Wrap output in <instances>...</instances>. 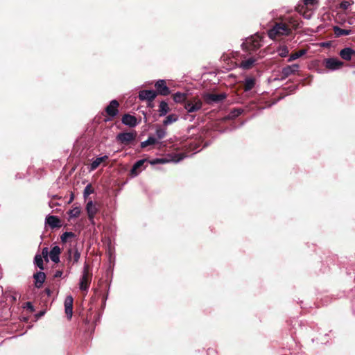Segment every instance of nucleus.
<instances>
[{
  "mask_svg": "<svg viewBox=\"0 0 355 355\" xmlns=\"http://www.w3.org/2000/svg\"><path fill=\"white\" fill-rule=\"evenodd\" d=\"M291 28L284 23H276L273 27L268 31V37L275 40L278 36L288 35L291 33Z\"/></svg>",
  "mask_w": 355,
  "mask_h": 355,
  "instance_id": "nucleus-1",
  "label": "nucleus"
},
{
  "mask_svg": "<svg viewBox=\"0 0 355 355\" xmlns=\"http://www.w3.org/2000/svg\"><path fill=\"white\" fill-rule=\"evenodd\" d=\"M261 46V37L258 35H254L245 39L243 42L242 46L243 50L248 51H254Z\"/></svg>",
  "mask_w": 355,
  "mask_h": 355,
  "instance_id": "nucleus-2",
  "label": "nucleus"
},
{
  "mask_svg": "<svg viewBox=\"0 0 355 355\" xmlns=\"http://www.w3.org/2000/svg\"><path fill=\"white\" fill-rule=\"evenodd\" d=\"M91 283V277L88 272L87 266H84L82 277L80 279L79 288L82 291L87 292Z\"/></svg>",
  "mask_w": 355,
  "mask_h": 355,
  "instance_id": "nucleus-3",
  "label": "nucleus"
},
{
  "mask_svg": "<svg viewBox=\"0 0 355 355\" xmlns=\"http://www.w3.org/2000/svg\"><path fill=\"white\" fill-rule=\"evenodd\" d=\"M326 68L331 71H335L340 69L343 65V62L337 58H327L324 60Z\"/></svg>",
  "mask_w": 355,
  "mask_h": 355,
  "instance_id": "nucleus-4",
  "label": "nucleus"
},
{
  "mask_svg": "<svg viewBox=\"0 0 355 355\" xmlns=\"http://www.w3.org/2000/svg\"><path fill=\"white\" fill-rule=\"evenodd\" d=\"M205 100L207 103H219L226 98V94H206L204 96Z\"/></svg>",
  "mask_w": 355,
  "mask_h": 355,
  "instance_id": "nucleus-5",
  "label": "nucleus"
},
{
  "mask_svg": "<svg viewBox=\"0 0 355 355\" xmlns=\"http://www.w3.org/2000/svg\"><path fill=\"white\" fill-rule=\"evenodd\" d=\"M136 134L133 132H121L116 136V139L121 144H127L135 139Z\"/></svg>",
  "mask_w": 355,
  "mask_h": 355,
  "instance_id": "nucleus-6",
  "label": "nucleus"
},
{
  "mask_svg": "<svg viewBox=\"0 0 355 355\" xmlns=\"http://www.w3.org/2000/svg\"><path fill=\"white\" fill-rule=\"evenodd\" d=\"M157 96V92L153 90H141L139 93V98L141 101H153Z\"/></svg>",
  "mask_w": 355,
  "mask_h": 355,
  "instance_id": "nucleus-7",
  "label": "nucleus"
},
{
  "mask_svg": "<svg viewBox=\"0 0 355 355\" xmlns=\"http://www.w3.org/2000/svg\"><path fill=\"white\" fill-rule=\"evenodd\" d=\"M300 66L297 64L288 65L282 68V76L283 78H286L292 74H295L298 71Z\"/></svg>",
  "mask_w": 355,
  "mask_h": 355,
  "instance_id": "nucleus-8",
  "label": "nucleus"
},
{
  "mask_svg": "<svg viewBox=\"0 0 355 355\" xmlns=\"http://www.w3.org/2000/svg\"><path fill=\"white\" fill-rule=\"evenodd\" d=\"M157 93L162 96H167L170 94V89L167 87L164 80H159L155 85Z\"/></svg>",
  "mask_w": 355,
  "mask_h": 355,
  "instance_id": "nucleus-9",
  "label": "nucleus"
},
{
  "mask_svg": "<svg viewBox=\"0 0 355 355\" xmlns=\"http://www.w3.org/2000/svg\"><path fill=\"white\" fill-rule=\"evenodd\" d=\"M119 104L116 100H112L110 105L107 106L105 111L107 114L111 116L114 117L116 115H117L119 111H118V107Z\"/></svg>",
  "mask_w": 355,
  "mask_h": 355,
  "instance_id": "nucleus-10",
  "label": "nucleus"
},
{
  "mask_svg": "<svg viewBox=\"0 0 355 355\" xmlns=\"http://www.w3.org/2000/svg\"><path fill=\"white\" fill-rule=\"evenodd\" d=\"M202 103L200 100H195L194 102H188L185 105V109L189 112H194L202 108Z\"/></svg>",
  "mask_w": 355,
  "mask_h": 355,
  "instance_id": "nucleus-11",
  "label": "nucleus"
},
{
  "mask_svg": "<svg viewBox=\"0 0 355 355\" xmlns=\"http://www.w3.org/2000/svg\"><path fill=\"white\" fill-rule=\"evenodd\" d=\"M73 299L71 295L67 296L64 300L65 313L69 318L72 317L73 314Z\"/></svg>",
  "mask_w": 355,
  "mask_h": 355,
  "instance_id": "nucleus-12",
  "label": "nucleus"
},
{
  "mask_svg": "<svg viewBox=\"0 0 355 355\" xmlns=\"http://www.w3.org/2000/svg\"><path fill=\"white\" fill-rule=\"evenodd\" d=\"M122 123L130 127H135L137 124V120L135 116L126 114L122 117Z\"/></svg>",
  "mask_w": 355,
  "mask_h": 355,
  "instance_id": "nucleus-13",
  "label": "nucleus"
},
{
  "mask_svg": "<svg viewBox=\"0 0 355 355\" xmlns=\"http://www.w3.org/2000/svg\"><path fill=\"white\" fill-rule=\"evenodd\" d=\"M61 252L59 246H53L49 252V257L54 263H58L60 261V254Z\"/></svg>",
  "mask_w": 355,
  "mask_h": 355,
  "instance_id": "nucleus-14",
  "label": "nucleus"
},
{
  "mask_svg": "<svg viewBox=\"0 0 355 355\" xmlns=\"http://www.w3.org/2000/svg\"><path fill=\"white\" fill-rule=\"evenodd\" d=\"M46 223L51 228L60 227L61 226L60 220L55 216H46Z\"/></svg>",
  "mask_w": 355,
  "mask_h": 355,
  "instance_id": "nucleus-15",
  "label": "nucleus"
},
{
  "mask_svg": "<svg viewBox=\"0 0 355 355\" xmlns=\"http://www.w3.org/2000/svg\"><path fill=\"white\" fill-rule=\"evenodd\" d=\"M33 277L35 279V287L38 288H41L46 279L45 273L43 272H37L34 274Z\"/></svg>",
  "mask_w": 355,
  "mask_h": 355,
  "instance_id": "nucleus-16",
  "label": "nucleus"
},
{
  "mask_svg": "<svg viewBox=\"0 0 355 355\" xmlns=\"http://www.w3.org/2000/svg\"><path fill=\"white\" fill-rule=\"evenodd\" d=\"M86 210L87 212L88 218H92V216H95V215L98 213V208L96 205L93 203L92 201H89L86 205Z\"/></svg>",
  "mask_w": 355,
  "mask_h": 355,
  "instance_id": "nucleus-17",
  "label": "nucleus"
},
{
  "mask_svg": "<svg viewBox=\"0 0 355 355\" xmlns=\"http://www.w3.org/2000/svg\"><path fill=\"white\" fill-rule=\"evenodd\" d=\"M160 164H166L168 162L178 163L184 159V156L179 154L173 156H169V158H159Z\"/></svg>",
  "mask_w": 355,
  "mask_h": 355,
  "instance_id": "nucleus-18",
  "label": "nucleus"
},
{
  "mask_svg": "<svg viewBox=\"0 0 355 355\" xmlns=\"http://www.w3.org/2000/svg\"><path fill=\"white\" fill-rule=\"evenodd\" d=\"M256 61H257V60L254 58H253V57L249 58L247 60H243L240 63L239 67H241L245 70L250 69L253 67V65Z\"/></svg>",
  "mask_w": 355,
  "mask_h": 355,
  "instance_id": "nucleus-19",
  "label": "nucleus"
},
{
  "mask_svg": "<svg viewBox=\"0 0 355 355\" xmlns=\"http://www.w3.org/2000/svg\"><path fill=\"white\" fill-rule=\"evenodd\" d=\"M145 162H146V159H143L138 160L137 162H136L134 164V165L130 171V173L133 177L137 176L139 175L140 171H138V170L144 165Z\"/></svg>",
  "mask_w": 355,
  "mask_h": 355,
  "instance_id": "nucleus-20",
  "label": "nucleus"
},
{
  "mask_svg": "<svg viewBox=\"0 0 355 355\" xmlns=\"http://www.w3.org/2000/svg\"><path fill=\"white\" fill-rule=\"evenodd\" d=\"M69 257L73 263H77L80 257V253L78 252L76 247L71 248L68 250Z\"/></svg>",
  "mask_w": 355,
  "mask_h": 355,
  "instance_id": "nucleus-21",
  "label": "nucleus"
},
{
  "mask_svg": "<svg viewBox=\"0 0 355 355\" xmlns=\"http://www.w3.org/2000/svg\"><path fill=\"white\" fill-rule=\"evenodd\" d=\"M355 53L351 48H345L340 52V55L345 60H349L352 58V55Z\"/></svg>",
  "mask_w": 355,
  "mask_h": 355,
  "instance_id": "nucleus-22",
  "label": "nucleus"
},
{
  "mask_svg": "<svg viewBox=\"0 0 355 355\" xmlns=\"http://www.w3.org/2000/svg\"><path fill=\"white\" fill-rule=\"evenodd\" d=\"M108 157L107 155L97 157L96 159H94L91 165H90V171H94L96 168H98V166L105 160L107 159Z\"/></svg>",
  "mask_w": 355,
  "mask_h": 355,
  "instance_id": "nucleus-23",
  "label": "nucleus"
},
{
  "mask_svg": "<svg viewBox=\"0 0 355 355\" xmlns=\"http://www.w3.org/2000/svg\"><path fill=\"white\" fill-rule=\"evenodd\" d=\"M158 112L160 116H165L169 112L168 103L164 101H161Z\"/></svg>",
  "mask_w": 355,
  "mask_h": 355,
  "instance_id": "nucleus-24",
  "label": "nucleus"
},
{
  "mask_svg": "<svg viewBox=\"0 0 355 355\" xmlns=\"http://www.w3.org/2000/svg\"><path fill=\"white\" fill-rule=\"evenodd\" d=\"M178 120V116L175 114H171L168 115L163 121L164 125H168Z\"/></svg>",
  "mask_w": 355,
  "mask_h": 355,
  "instance_id": "nucleus-25",
  "label": "nucleus"
},
{
  "mask_svg": "<svg viewBox=\"0 0 355 355\" xmlns=\"http://www.w3.org/2000/svg\"><path fill=\"white\" fill-rule=\"evenodd\" d=\"M333 30L337 37L348 35L351 33V30L342 29L338 26H334Z\"/></svg>",
  "mask_w": 355,
  "mask_h": 355,
  "instance_id": "nucleus-26",
  "label": "nucleus"
},
{
  "mask_svg": "<svg viewBox=\"0 0 355 355\" xmlns=\"http://www.w3.org/2000/svg\"><path fill=\"white\" fill-rule=\"evenodd\" d=\"M255 84V80L253 78H247L245 80L244 87L245 91L251 90Z\"/></svg>",
  "mask_w": 355,
  "mask_h": 355,
  "instance_id": "nucleus-27",
  "label": "nucleus"
},
{
  "mask_svg": "<svg viewBox=\"0 0 355 355\" xmlns=\"http://www.w3.org/2000/svg\"><path fill=\"white\" fill-rule=\"evenodd\" d=\"M306 53V50L305 49H301L300 51L295 53H292L288 61V62H292L293 60H295L300 57H302V55H305Z\"/></svg>",
  "mask_w": 355,
  "mask_h": 355,
  "instance_id": "nucleus-28",
  "label": "nucleus"
},
{
  "mask_svg": "<svg viewBox=\"0 0 355 355\" xmlns=\"http://www.w3.org/2000/svg\"><path fill=\"white\" fill-rule=\"evenodd\" d=\"M157 143V139L153 137H149L146 141L141 143V147L144 148L149 145H153Z\"/></svg>",
  "mask_w": 355,
  "mask_h": 355,
  "instance_id": "nucleus-29",
  "label": "nucleus"
},
{
  "mask_svg": "<svg viewBox=\"0 0 355 355\" xmlns=\"http://www.w3.org/2000/svg\"><path fill=\"white\" fill-rule=\"evenodd\" d=\"M187 98V94L181 92H176L173 94V100L176 103H182Z\"/></svg>",
  "mask_w": 355,
  "mask_h": 355,
  "instance_id": "nucleus-30",
  "label": "nucleus"
},
{
  "mask_svg": "<svg viewBox=\"0 0 355 355\" xmlns=\"http://www.w3.org/2000/svg\"><path fill=\"white\" fill-rule=\"evenodd\" d=\"M243 112V110L241 109V108H236V109H234L232 110L230 114H228V119H234L237 116H239V115H241Z\"/></svg>",
  "mask_w": 355,
  "mask_h": 355,
  "instance_id": "nucleus-31",
  "label": "nucleus"
},
{
  "mask_svg": "<svg viewBox=\"0 0 355 355\" xmlns=\"http://www.w3.org/2000/svg\"><path fill=\"white\" fill-rule=\"evenodd\" d=\"M68 214L71 218L78 217L80 214V208L75 207L69 211Z\"/></svg>",
  "mask_w": 355,
  "mask_h": 355,
  "instance_id": "nucleus-32",
  "label": "nucleus"
},
{
  "mask_svg": "<svg viewBox=\"0 0 355 355\" xmlns=\"http://www.w3.org/2000/svg\"><path fill=\"white\" fill-rule=\"evenodd\" d=\"M34 263L40 270L44 269L43 259L41 255H35L34 258Z\"/></svg>",
  "mask_w": 355,
  "mask_h": 355,
  "instance_id": "nucleus-33",
  "label": "nucleus"
},
{
  "mask_svg": "<svg viewBox=\"0 0 355 355\" xmlns=\"http://www.w3.org/2000/svg\"><path fill=\"white\" fill-rule=\"evenodd\" d=\"M277 52L281 57L284 58L287 56L289 51L286 46H281L278 48Z\"/></svg>",
  "mask_w": 355,
  "mask_h": 355,
  "instance_id": "nucleus-34",
  "label": "nucleus"
},
{
  "mask_svg": "<svg viewBox=\"0 0 355 355\" xmlns=\"http://www.w3.org/2000/svg\"><path fill=\"white\" fill-rule=\"evenodd\" d=\"M73 236H74V234L73 232H66L61 235L60 239L62 242H66L69 238L73 237Z\"/></svg>",
  "mask_w": 355,
  "mask_h": 355,
  "instance_id": "nucleus-35",
  "label": "nucleus"
},
{
  "mask_svg": "<svg viewBox=\"0 0 355 355\" xmlns=\"http://www.w3.org/2000/svg\"><path fill=\"white\" fill-rule=\"evenodd\" d=\"M166 135V132L163 128H157L156 130V135L159 139L164 138Z\"/></svg>",
  "mask_w": 355,
  "mask_h": 355,
  "instance_id": "nucleus-36",
  "label": "nucleus"
},
{
  "mask_svg": "<svg viewBox=\"0 0 355 355\" xmlns=\"http://www.w3.org/2000/svg\"><path fill=\"white\" fill-rule=\"evenodd\" d=\"M93 192V190L92 189V187L90 184H88L85 187L84 189V196L86 197L91 194Z\"/></svg>",
  "mask_w": 355,
  "mask_h": 355,
  "instance_id": "nucleus-37",
  "label": "nucleus"
},
{
  "mask_svg": "<svg viewBox=\"0 0 355 355\" xmlns=\"http://www.w3.org/2000/svg\"><path fill=\"white\" fill-rule=\"evenodd\" d=\"M350 3L347 1H345L342 2L340 5V7L343 10H347L350 6Z\"/></svg>",
  "mask_w": 355,
  "mask_h": 355,
  "instance_id": "nucleus-38",
  "label": "nucleus"
},
{
  "mask_svg": "<svg viewBox=\"0 0 355 355\" xmlns=\"http://www.w3.org/2000/svg\"><path fill=\"white\" fill-rule=\"evenodd\" d=\"M42 254L44 257V258L48 261V255L49 254V249L48 248H44L42 251Z\"/></svg>",
  "mask_w": 355,
  "mask_h": 355,
  "instance_id": "nucleus-39",
  "label": "nucleus"
},
{
  "mask_svg": "<svg viewBox=\"0 0 355 355\" xmlns=\"http://www.w3.org/2000/svg\"><path fill=\"white\" fill-rule=\"evenodd\" d=\"M288 22L294 28H297L298 23L295 20H294L293 19H291Z\"/></svg>",
  "mask_w": 355,
  "mask_h": 355,
  "instance_id": "nucleus-40",
  "label": "nucleus"
},
{
  "mask_svg": "<svg viewBox=\"0 0 355 355\" xmlns=\"http://www.w3.org/2000/svg\"><path fill=\"white\" fill-rule=\"evenodd\" d=\"M149 162H150V164L151 165H155V164H160L159 158H156V159H154L153 160H150V161H149Z\"/></svg>",
  "mask_w": 355,
  "mask_h": 355,
  "instance_id": "nucleus-41",
  "label": "nucleus"
},
{
  "mask_svg": "<svg viewBox=\"0 0 355 355\" xmlns=\"http://www.w3.org/2000/svg\"><path fill=\"white\" fill-rule=\"evenodd\" d=\"M304 3L305 5H313L315 3V0H304Z\"/></svg>",
  "mask_w": 355,
  "mask_h": 355,
  "instance_id": "nucleus-42",
  "label": "nucleus"
},
{
  "mask_svg": "<svg viewBox=\"0 0 355 355\" xmlns=\"http://www.w3.org/2000/svg\"><path fill=\"white\" fill-rule=\"evenodd\" d=\"M62 275V272L60 270H57L54 274V277H61Z\"/></svg>",
  "mask_w": 355,
  "mask_h": 355,
  "instance_id": "nucleus-43",
  "label": "nucleus"
},
{
  "mask_svg": "<svg viewBox=\"0 0 355 355\" xmlns=\"http://www.w3.org/2000/svg\"><path fill=\"white\" fill-rule=\"evenodd\" d=\"M26 307L30 309L31 311H34V308H33V306L32 305V304L31 302H27L26 303Z\"/></svg>",
  "mask_w": 355,
  "mask_h": 355,
  "instance_id": "nucleus-44",
  "label": "nucleus"
},
{
  "mask_svg": "<svg viewBox=\"0 0 355 355\" xmlns=\"http://www.w3.org/2000/svg\"><path fill=\"white\" fill-rule=\"evenodd\" d=\"M44 292L46 293V294L48 295V296H50L51 294V291L49 288H46L44 290Z\"/></svg>",
  "mask_w": 355,
  "mask_h": 355,
  "instance_id": "nucleus-45",
  "label": "nucleus"
},
{
  "mask_svg": "<svg viewBox=\"0 0 355 355\" xmlns=\"http://www.w3.org/2000/svg\"><path fill=\"white\" fill-rule=\"evenodd\" d=\"M91 224L94 225H95V221H94V216H92V218H88Z\"/></svg>",
  "mask_w": 355,
  "mask_h": 355,
  "instance_id": "nucleus-46",
  "label": "nucleus"
}]
</instances>
